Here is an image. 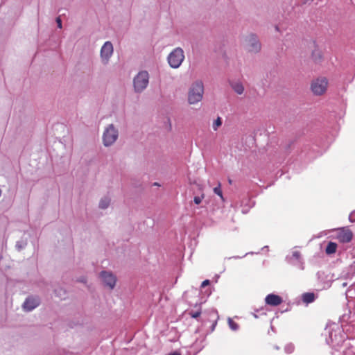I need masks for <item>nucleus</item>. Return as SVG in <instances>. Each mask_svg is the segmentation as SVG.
<instances>
[{"label":"nucleus","mask_w":355,"mask_h":355,"mask_svg":"<svg viewBox=\"0 0 355 355\" xmlns=\"http://www.w3.org/2000/svg\"><path fill=\"white\" fill-rule=\"evenodd\" d=\"M221 185H220V183L218 184V187H216L214 188V192L218 195L223 201H224V198H223V192H222V190H221Z\"/></svg>","instance_id":"obj_16"},{"label":"nucleus","mask_w":355,"mask_h":355,"mask_svg":"<svg viewBox=\"0 0 355 355\" xmlns=\"http://www.w3.org/2000/svg\"><path fill=\"white\" fill-rule=\"evenodd\" d=\"M227 322L230 328L233 331H236L239 329V324L234 322L232 318H229Z\"/></svg>","instance_id":"obj_15"},{"label":"nucleus","mask_w":355,"mask_h":355,"mask_svg":"<svg viewBox=\"0 0 355 355\" xmlns=\"http://www.w3.org/2000/svg\"><path fill=\"white\" fill-rule=\"evenodd\" d=\"M110 199H108L107 198L101 199L100 201V203H99V207L101 209L107 208L110 204Z\"/></svg>","instance_id":"obj_17"},{"label":"nucleus","mask_w":355,"mask_h":355,"mask_svg":"<svg viewBox=\"0 0 355 355\" xmlns=\"http://www.w3.org/2000/svg\"><path fill=\"white\" fill-rule=\"evenodd\" d=\"M101 277L105 285L107 286L110 289L114 288L116 281L114 275L110 272L103 271L101 273Z\"/></svg>","instance_id":"obj_9"},{"label":"nucleus","mask_w":355,"mask_h":355,"mask_svg":"<svg viewBox=\"0 0 355 355\" xmlns=\"http://www.w3.org/2000/svg\"><path fill=\"white\" fill-rule=\"evenodd\" d=\"M293 256L295 257L296 259H299L300 257V253L299 252H294L293 253Z\"/></svg>","instance_id":"obj_24"},{"label":"nucleus","mask_w":355,"mask_h":355,"mask_svg":"<svg viewBox=\"0 0 355 355\" xmlns=\"http://www.w3.org/2000/svg\"><path fill=\"white\" fill-rule=\"evenodd\" d=\"M113 53V46L111 42H106L101 48V56L102 60L107 63Z\"/></svg>","instance_id":"obj_8"},{"label":"nucleus","mask_w":355,"mask_h":355,"mask_svg":"<svg viewBox=\"0 0 355 355\" xmlns=\"http://www.w3.org/2000/svg\"><path fill=\"white\" fill-rule=\"evenodd\" d=\"M328 81L326 78H320L314 80L311 85V89L312 92L317 96L322 95L327 89Z\"/></svg>","instance_id":"obj_4"},{"label":"nucleus","mask_w":355,"mask_h":355,"mask_svg":"<svg viewBox=\"0 0 355 355\" xmlns=\"http://www.w3.org/2000/svg\"><path fill=\"white\" fill-rule=\"evenodd\" d=\"M217 322H215V323L213 324V329H214L215 326L216 325Z\"/></svg>","instance_id":"obj_26"},{"label":"nucleus","mask_w":355,"mask_h":355,"mask_svg":"<svg viewBox=\"0 0 355 355\" xmlns=\"http://www.w3.org/2000/svg\"><path fill=\"white\" fill-rule=\"evenodd\" d=\"M168 355H181V354H180V353H179L178 352H175L169 354Z\"/></svg>","instance_id":"obj_25"},{"label":"nucleus","mask_w":355,"mask_h":355,"mask_svg":"<svg viewBox=\"0 0 355 355\" xmlns=\"http://www.w3.org/2000/svg\"><path fill=\"white\" fill-rule=\"evenodd\" d=\"M229 183L232 184V180H229Z\"/></svg>","instance_id":"obj_27"},{"label":"nucleus","mask_w":355,"mask_h":355,"mask_svg":"<svg viewBox=\"0 0 355 355\" xmlns=\"http://www.w3.org/2000/svg\"><path fill=\"white\" fill-rule=\"evenodd\" d=\"M40 304V300L37 297H30L24 302L23 306L26 311H31L37 307Z\"/></svg>","instance_id":"obj_11"},{"label":"nucleus","mask_w":355,"mask_h":355,"mask_svg":"<svg viewBox=\"0 0 355 355\" xmlns=\"http://www.w3.org/2000/svg\"><path fill=\"white\" fill-rule=\"evenodd\" d=\"M200 314H201V311H196V312H191L190 313L191 317L193 318H198L200 315Z\"/></svg>","instance_id":"obj_20"},{"label":"nucleus","mask_w":355,"mask_h":355,"mask_svg":"<svg viewBox=\"0 0 355 355\" xmlns=\"http://www.w3.org/2000/svg\"><path fill=\"white\" fill-rule=\"evenodd\" d=\"M222 120L220 117H218L213 123V129L217 130V129L221 125Z\"/></svg>","instance_id":"obj_18"},{"label":"nucleus","mask_w":355,"mask_h":355,"mask_svg":"<svg viewBox=\"0 0 355 355\" xmlns=\"http://www.w3.org/2000/svg\"><path fill=\"white\" fill-rule=\"evenodd\" d=\"M349 220L352 222V223H354L355 222V211H352L349 216Z\"/></svg>","instance_id":"obj_21"},{"label":"nucleus","mask_w":355,"mask_h":355,"mask_svg":"<svg viewBox=\"0 0 355 355\" xmlns=\"http://www.w3.org/2000/svg\"><path fill=\"white\" fill-rule=\"evenodd\" d=\"M209 284H210V281H209V279H206V280H205V281H203V282H202V284H201V287H202V288H204V287H205V286H207L209 285Z\"/></svg>","instance_id":"obj_22"},{"label":"nucleus","mask_w":355,"mask_h":355,"mask_svg":"<svg viewBox=\"0 0 355 355\" xmlns=\"http://www.w3.org/2000/svg\"><path fill=\"white\" fill-rule=\"evenodd\" d=\"M266 304L272 306H277L283 302L282 298L275 294H269L265 298Z\"/></svg>","instance_id":"obj_10"},{"label":"nucleus","mask_w":355,"mask_h":355,"mask_svg":"<svg viewBox=\"0 0 355 355\" xmlns=\"http://www.w3.org/2000/svg\"><path fill=\"white\" fill-rule=\"evenodd\" d=\"M302 300L304 303L309 304L315 300L313 293H305L302 295Z\"/></svg>","instance_id":"obj_12"},{"label":"nucleus","mask_w":355,"mask_h":355,"mask_svg":"<svg viewBox=\"0 0 355 355\" xmlns=\"http://www.w3.org/2000/svg\"><path fill=\"white\" fill-rule=\"evenodd\" d=\"M149 76L147 71L139 72L134 78V88L137 92L143 91L148 84Z\"/></svg>","instance_id":"obj_3"},{"label":"nucleus","mask_w":355,"mask_h":355,"mask_svg":"<svg viewBox=\"0 0 355 355\" xmlns=\"http://www.w3.org/2000/svg\"><path fill=\"white\" fill-rule=\"evenodd\" d=\"M204 94L203 84L200 81L193 83L188 93V101L189 104H195L200 102Z\"/></svg>","instance_id":"obj_1"},{"label":"nucleus","mask_w":355,"mask_h":355,"mask_svg":"<svg viewBox=\"0 0 355 355\" xmlns=\"http://www.w3.org/2000/svg\"><path fill=\"white\" fill-rule=\"evenodd\" d=\"M118 137V131L113 125H110L103 133V139L105 146H108L115 142Z\"/></svg>","instance_id":"obj_6"},{"label":"nucleus","mask_w":355,"mask_h":355,"mask_svg":"<svg viewBox=\"0 0 355 355\" xmlns=\"http://www.w3.org/2000/svg\"><path fill=\"white\" fill-rule=\"evenodd\" d=\"M336 239L343 243H349L353 239V232L348 227H343L336 230Z\"/></svg>","instance_id":"obj_5"},{"label":"nucleus","mask_w":355,"mask_h":355,"mask_svg":"<svg viewBox=\"0 0 355 355\" xmlns=\"http://www.w3.org/2000/svg\"><path fill=\"white\" fill-rule=\"evenodd\" d=\"M184 59V51L181 48H176L168 56V62L173 68L179 67Z\"/></svg>","instance_id":"obj_2"},{"label":"nucleus","mask_w":355,"mask_h":355,"mask_svg":"<svg viewBox=\"0 0 355 355\" xmlns=\"http://www.w3.org/2000/svg\"><path fill=\"white\" fill-rule=\"evenodd\" d=\"M245 46L250 52L257 53L261 49V44L254 35H250L245 37Z\"/></svg>","instance_id":"obj_7"},{"label":"nucleus","mask_w":355,"mask_h":355,"mask_svg":"<svg viewBox=\"0 0 355 355\" xmlns=\"http://www.w3.org/2000/svg\"><path fill=\"white\" fill-rule=\"evenodd\" d=\"M205 198V194H202L201 196H195L193 198V201L196 205H199L201 203L202 200Z\"/></svg>","instance_id":"obj_19"},{"label":"nucleus","mask_w":355,"mask_h":355,"mask_svg":"<svg viewBox=\"0 0 355 355\" xmlns=\"http://www.w3.org/2000/svg\"><path fill=\"white\" fill-rule=\"evenodd\" d=\"M337 244L334 242H329L325 249V252L327 254H331L336 252Z\"/></svg>","instance_id":"obj_13"},{"label":"nucleus","mask_w":355,"mask_h":355,"mask_svg":"<svg viewBox=\"0 0 355 355\" xmlns=\"http://www.w3.org/2000/svg\"><path fill=\"white\" fill-rule=\"evenodd\" d=\"M232 87L234 91L239 95L242 94L244 92V87L241 83H233Z\"/></svg>","instance_id":"obj_14"},{"label":"nucleus","mask_w":355,"mask_h":355,"mask_svg":"<svg viewBox=\"0 0 355 355\" xmlns=\"http://www.w3.org/2000/svg\"><path fill=\"white\" fill-rule=\"evenodd\" d=\"M56 22H57L58 28H62V20L60 19V17H58L56 18Z\"/></svg>","instance_id":"obj_23"}]
</instances>
